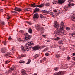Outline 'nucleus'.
Instances as JSON below:
<instances>
[{
  "label": "nucleus",
  "mask_w": 75,
  "mask_h": 75,
  "mask_svg": "<svg viewBox=\"0 0 75 75\" xmlns=\"http://www.w3.org/2000/svg\"><path fill=\"white\" fill-rule=\"evenodd\" d=\"M27 24H29V25H31V22H30L28 21H27Z\"/></svg>",
  "instance_id": "58836bf2"
},
{
  "label": "nucleus",
  "mask_w": 75,
  "mask_h": 75,
  "mask_svg": "<svg viewBox=\"0 0 75 75\" xmlns=\"http://www.w3.org/2000/svg\"><path fill=\"white\" fill-rule=\"evenodd\" d=\"M15 68V67H14V66H13L10 69V71L11 72V71H13V70H14V68Z\"/></svg>",
  "instance_id": "a211bd4d"
},
{
  "label": "nucleus",
  "mask_w": 75,
  "mask_h": 75,
  "mask_svg": "<svg viewBox=\"0 0 75 75\" xmlns=\"http://www.w3.org/2000/svg\"><path fill=\"white\" fill-rule=\"evenodd\" d=\"M66 30H67V31H69V30H70V28L69 27H67L66 28Z\"/></svg>",
  "instance_id": "c85d7f7f"
},
{
  "label": "nucleus",
  "mask_w": 75,
  "mask_h": 75,
  "mask_svg": "<svg viewBox=\"0 0 75 75\" xmlns=\"http://www.w3.org/2000/svg\"><path fill=\"white\" fill-rule=\"evenodd\" d=\"M59 39H60V38L57 37L56 38L54 39V40H56V41H58V40H59Z\"/></svg>",
  "instance_id": "412c9836"
},
{
  "label": "nucleus",
  "mask_w": 75,
  "mask_h": 75,
  "mask_svg": "<svg viewBox=\"0 0 75 75\" xmlns=\"http://www.w3.org/2000/svg\"><path fill=\"white\" fill-rule=\"evenodd\" d=\"M30 8H28L25 9V11H30Z\"/></svg>",
  "instance_id": "cd10ccee"
},
{
  "label": "nucleus",
  "mask_w": 75,
  "mask_h": 75,
  "mask_svg": "<svg viewBox=\"0 0 75 75\" xmlns=\"http://www.w3.org/2000/svg\"><path fill=\"white\" fill-rule=\"evenodd\" d=\"M45 55L46 56H48V55H49L50 54H49V53H46L45 54Z\"/></svg>",
  "instance_id": "37998d69"
},
{
  "label": "nucleus",
  "mask_w": 75,
  "mask_h": 75,
  "mask_svg": "<svg viewBox=\"0 0 75 75\" xmlns=\"http://www.w3.org/2000/svg\"><path fill=\"white\" fill-rule=\"evenodd\" d=\"M40 18H44V16L42 15V14H40Z\"/></svg>",
  "instance_id": "5701e85b"
},
{
  "label": "nucleus",
  "mask_w": 75,
  "mask_h": 75,
  "mask_svg": "<svg viewBox=\"0 0 75 75\" xmlns=\"http://www.w3.org/2000/svg\"><path fill=\"white\" fill-rule=\"evenodd\" d=\"M58 69H59V68H58V67H55L54 69V70H55V71H58Z\"/></svg>",
  "instance_id": "c756f323"
},
{
  "label": "nucleus",
  "mask_w": 75,
  "mask_h": 75,
  "mask_svg": "<svg viewBox=\"0 0 75 75\" xmlns=\"http://www.w3.org/2000/svg\"><path fill=\"white\" fill-rule=\"evenodd\" d=\"M21 74L22 75H25V70H22L21 71Z\"/></svg>",
  "instance_id": "f3484780"
},
{
  "label": "nucleus",
  "mask_w": 75,
  "mask_h": 75,
  "mask_svg": "<svg viewBox=\"0 0 75 75\" xmlns=\"http://www.w3.org/2000/svg\"><path fill=\"white\" fill-rule=\"evenodd\" d=\"M67 9H68V8H70V7H67Z\"/></svg>",
  "instance_id": "0e129e2a"
},
{
  "label": "nucleus",
  "mask_w": 75,
  "mask_h": 75,
  "mask_svg": "<svg viewBox=\"0 0 75 75\" xmlns=\"http://www.w3.org/2000/svg\"><path fill=\"white\" fill-rule=\"evenodd\" d=\"M58 43L59 44H62V41H60L58 42Z\"/></svg>",
  "instance_id": "f704fd0d"
},
{
  "label": "nucleus",
  "mask_w": 75,
  "mask_h": 75,
  "mask_svg": "<svg viewBox=\"0 0 75 75\" xmlns=\"http://www.w3.org/2000/svg\"><path fill=\"white\" fill-rule=\"evenodd\" d=\"M28 40H29L28 39H27L25 38L23 41L24 43H26L25 46L24 48L27 51H30L31 50V48H32L33 50L34 51H37V50H39L40 48V47L39 46H36L34 47H32V45H34V42L33 41L28 42Z\"/></svg>",
  "instance_id": "f257e3e1"
},
{
  "label": "nucleus",
  "mask_w": 75,
  "mask_h": 75,
  "mask_svg": "<svg viewBox=\"0 0 75 75\" xmlns=\"http://www.w3.org/2000/svg\"><path fill=\"white\" fill-rule=\"evenodd\" d=\"M63 72L59 71V72H56L54 74V75H63Z\"/></svg>",
  "instance_id": "9d476101"
},
{
  "label": "nucleus",
  "mask_w": 75,
  "mask_h": 75,
  "mask_svg": "<svg viewBox=\"0 0 75 75\" xmlns=\"http://www.w3.org/2000/svg\"><path fill=\"white\" fill-rule=\"evenodd\" d=\"M0 11H1L2 12H3V9H0Z\"/></svg>",
  "instance_id": "09e8293b"
},
{
  "label": "nucleus",
  "mask_w": 75,
  "mask_h": 75,
  "mask_svg": "<svg viewBox=\"0 0 75 75\" xmlns=\"http://www.w3.org/2000/svg\"><path fill=\"white\" fill-rule=\"evenodd\" d=\"M65 1V0H58V2L59 4H62L64 3Z\"/></svg>",
  "instance_id": "2eb2a0df"
},
{
  "label": "nucleus",
  "mask_w": 75,
  "mask_h": 75,
  "mask_svg": "<svg viewBox=\"0 0 75 75\" xmlns=\"http://www.w3.org/2000/svg\"><path fill=\"white\" fill-rule=\"evenodd\" d=\"M8 23L9 25H10V24H11V23L10 22H8Z\"/></svg>",
  "instance_id": "680f3d73"
},
{
  "label": "nucleus",
  "mask_w": 75,
  "mask_h": 75,
  "mask_svg": "<svg viewBox=\"0 0 75 75\" xmlns=\"http://www.w3.org/2000/svg\"><path fill=\"white\" fill-rule=\"evenodd\" d=\"M64 28H62L60 27V29L56 31V34H58V35H66V33L64 32Z\"/></svg>",
  "instance_id": "7ed1b4c3"
},
{
  "label": "nucleus",
  "mask_w": 75,
  "mask_h": 75,
  "mask_svg": "<svg viewBox=\"0 0 75 75\" xmlns=\"http://www.w3.org/2000/svg\"><path fill=\"white\" fill-rule=\"evenodd\" d=\"M50 14H51V15H53V13L52 12Z\"/></svg>",
  "instance_id": "13d9d810"
},
{
  "label": "nucleus",
  "mask_w": 75,
  "mask_h": 75,
  "mask_svg": "<svg viewBox=\"0 0 75 75\" xmlns=\"http://www.w3.org/2000/svg\"><path fill=\"white\" fill-rule=\"evenodd\" d=\"M19 62L20 64H21L22 63H24V62H25L23 60H21L19 61Z\"/></svg>",
  "instance_id": "4be33fe9"
},
{
  "label": "nucleus",
  "mask_w": 75,
  "mask_h": 75,
  "mask_svg": "<svg viewBox=\"0 0 75 75\" xmlns=\"http://www.w3.org/2000/svg\"><path fill=\"white\" fill-rule=\"evenodd\" d=\"M39 55L38 54H36L35 56L34 57L35 58H37V57H38Z\"/></svg>",
  "instance_id": "473e14b6"
},
{
  "label": "nucleus",
  "mask_w": 75,
  "mask_h": 75,
  "mask_svg": "<svg viewBox=\"0 0 75 75\" xmlns=\"http://www.w3.org/2000/svg\"><path fill=\"white\" fill-rule=\"evenodd\" d=\"M10 62V61H9L8 60H7L6 61H5V64H8L9 62Z\"/></svg>",
  "instance_id": "b1692460"
},
{
  "label": "nucleus",
  "mask_w": 75,
  "mask_h": 75,
  "mask_svg": "<svg viewBox=\"0 0 75 75\" xmlns=\"http://www.w3.org/2000/svg\"><path fill=\"white\" fill-rule=\"evenodd\" d=\"M14 12L15 13H17V11H14Z\"/></svg>",
  "instance_id": "052dcab7"
},
{
  "label": "nucleus",
  "mask_w": 75,
  "mask_h": 75,
  "mask_svg": "<svg viewBox=\"0 0 75 75\" xmlns=\"http://www.w3.org/2000/svg\"><path fill=\"white\" fill-rule=\"evenodd\" d=\"M42 12L43 13H48L49 14H51L52 13L53 11L52 10H51L50 11H42Z\"/></svg>",
  "instance_id": "6e6552de"
},
{
  "label": "nucleus",
  "mask_w": 75,
  "mask_h": 75,
  "mask_svg": "<svg viewBox=\"0 0 75 75\" xmlns=\"http://www.w3.org/2000/svg\"><path fill=\"white\" fill-rule=\"evenodd\" d=\"M43 60H44V61H46V58L44 57L43 58Z\"/></svg>",
  "instance_id": "49530a36"
},
{
  "label": "nucleus",
  "mask_w": 75,
  "mask_h": 75,
  "mask_svg": "<svg viewBox=\"0 0 75 75\" xmlns=\"http://www.w3.org/2000/svg\"><path fill=\"white\" fill-rule=\"evenodd\" d=\"M47 42H50V41L48 40H47Z\"/></svg>",
  "instance_id": "338daca9"
},
{
  "label": "nucleus",
  "mask_w": 75,
  "mask_h": 75,
  "mask_svg": "<svg viewBox=\"0 0 75 75\" xmlns=\"http://www.w3.org/2000/svg\"><path fill=\"white\" fill-rule=\"evenodd\" d=\"M23 34L25 36V37H26V40L28 39V40H30V39L31 37L29 35H28V33H24Z\"/></svg>",
  "instance_id": "0eeeda50"
},
{
  "label": "nucleus",
  "mask_w": 75,
  "mask_h": 75,
  "mask_svg": "<svg viewBox=\"0 0 75 75\" xmlns=\"http://www.w3.org/2000/svg\"><path fill=\"white\" fill-rule=\"evenodd\" d=\"M18 41H19V42H20V41H22V40L20 38H18Z\"/></svg>",
  "instance_id": "7c9ffc66"
},
{
  "label": "nucleus",
  "mask_w": 75,
  "mask_h": 75,
  "mask_svg": "<svg viewBox=\"0 0 75 75\" xmlns=\"http://www.w3.org/2000/svg\"><path fill=\"white\" fill-rule=\"evenodd\" d=\"M22 51H25V49H24V47L22 48Z\"/></svg>",
  "instance_id": "ea45409f"
},
{
  "label": "nucleus",
  "mask_w": 75,
  "mask_h": 75,
  "mask_svg": "<svg viewBox=\"0 0 75 75\" xmlns=\"http://www.w3.org/2000/svg\"><path fill=\"white\" fill-rule=\"evenodd\" d=\"M42 35V37H46V35Z\"/></svg>",
  "instance_id": "864d4df0"
},
{
  "label": "nucleus",
  "mask_w": 75,
  "mask_h": 75,
  "mask_svg": "<svg viewBox=\"0 0 75 75\" xmlns=\"http://www.w3.org/2000/svg\"><path fill=\"white\" fill-rule=\"evenodd\" d=\"M53 11H54V12H57V11H56V10H54Z\"/></svg>",
  "instance_id": "4d7b16f0"
},
{
  "label": "nucleus",
  "mask_w": 75,
  "mask_h": 75,
  "mask_svg": "<svg viewBox=\"0 0 75 75\" xmlns=\"http://www.w3.org/2000/svg\"><path fill=\"white\" fill-rule=\"evenodd\" d=\"M45 5L46 6H50V4L49 3H46Z\"/></svg>",
  "instance_id": "72a5a7b5"
},
{
  "label": "nucleus",
  "mask_w": 75,
  "mask_h": 75,
  "mask_svg": "<svg viewBox=\"0 0 75 75\" xmlns=\"http://www.w3.org/2000/svg\"><path fill=\"white\" fill-rule=\"evenodd\" d=\"M28 32L29 33H30V34L32 33V29H31V28H30L28 30Z\"/></svg>",
  "instance_id": "6ab92c4d"
},
{
  "label": "nucleus",
  "mask_w": 75,
  "mask_h": 75,
  "mask_svg": "<svg viewBox=\"0 0 75 75\" xmlns=\"http://www.w3.org/2000/svg\"><path fill=\"white\" fill-rule=\"evenodd\" d=\"M47 50H48V49H47V48L43 50V52H44V51H47Z\"/></svg>",
  "instance_id": "4c0bfd02"
},
{
  "label": "nucleus",
  "mask_w": 75,
  "mask_h": 75,
  "mask_svg": "<svg viewBox=\"0 0 75 75\" xmlns=\"http://www.w3.org/2000/svg\"><path fill=\"white\" fill-rule=\"evenodd\" d=\"M3 43L4 45H6V44H7V42H6V41L3 42Z\"/></svg>",
  "instance_id": "2f4dec72"
},
{
  "label": "nucleus",
  "mask_w": 75,
  "mask_h": 75,
  "mask_svg": "<svg viewBox=\"0 0 75 75\" xmlns=\"http://www.w3.org/2000/svg\"><path fill=\"white\" fill-rule=\"evenodd\" d=\"M67 60H68V61H69V59H70V57L69 56H68L67 57Z\"/></svg>",
  "instance_id": "79ce46f5"
},
{
  "label": "nucleus",
  "mask_w": 75,
  "mask_h": 75,
  "mask_svg": "<svg viewBox=\"0 0 75 75\" xmlns=\"http://www.w3.org/2000/svg\"><path fill=\"white\" fill-rule=\"evenodd\" d=\"M21 56H20L19 57H17V59H20L21 57H25L26 56V55L25 54H21Z\"/></svg>",
  "instance_id": "4468645a"
},
{
  "label": "nucleus",
  "mask_w": 75,
  "mask_h": 75,
  "mask_svg": "<svg viewBox=\"0 0 75 75\" xmlns=\"http://www.w3.org/2000/svg\"><path fill=\"white\" fill-rule=\"evenodd\" d=\"M75 4H71V6H74V5H75Z\"/></svg>",
  "instance_id": "6e6d98bb"
},
{
  "label": "nucleus",
  "mask_w": 75,
  "mask_h": 75,
  "mask_svg": "<svg viewBox=\"0 0 75 75\" xmlns=\"http://www.w3.org/2000/svg\"><path fill=\"white\" fill-rule=\"evenodd\" d=\"M67 10V8H64V9L62 10L63 11H66Z\"/></svg>",
  "instance_id": "e433bc0d"
},
{
  "label": "nucleus",
  "mask_w": 75,
  "mask_h": 75,
  "mask_svg": "<svg viewBox=\"0 0 75 75\" xmlns=\"http://www.w3.org/2000/svg\"><path fill=\"white\" fill-rule=\"evenodd\" d=\"M0 75H3V73H0Z\"/></svg>",
  "instance_id": "e2e57ef3"
},
{
  "label": "nucleus",
  "mask_w": 75,
  "mask_h": 75,
  "mask_svg": "<svg viewBox=\"0 0 75 75\" xmlns=\"http://www.w3.org/2000/svg\"><path fill=\"white\" fill-rule=\"evenodd\" d=\"M12 12L13 13H15V12H14V11H12Z\"/></svg>",
  "instance_id": "bf43d9fd"
},
{
  "label": "nucleus",
  "mask_w": 75,
  "mask_h": 75,
  "mask_svg": "<svg viewBox=\"0 0 75 75\" xmlns=\"http://www.w3.org/2000/svg\"><path fill=\"white\" fill-rule=\"evenodd\" d=\"M39 9H35L34 10V12L33 13V14H32V15H33L34 13H35L36 12H38V11H39Z\"/></svg>",
  "instance_id": "dca6fc26"
},
{
  "label": "nucleus",
  "mask_w": 75,
  "mask_h": 75,
  "mask_svg": "<svg viewBox=\"0 0 75 75\" xmlns=\"http://www.w3.org/2000/svg\"><path fill=\"white\" fill-rule=\"evenodd\" d=\"M10 16H8V18H7V19L9 20V19H10Z\"/></svg>",
  "instance_id": "de8ad7c7"
},
{
  "label": "nucleus",
  "mask_w": 75,
  "mask_h": 75,
  "mask_svg": "<svg viewBox=\"0 0 75 75\" xmlns=\"http://www.w3.org/2000/svg\"><path fill=\"white\" fill-rule=\"evenodd\" d=\"M69 3H71V2H73V0H69L68 1Z\"/></svg>",
  "instance_id": "c9c22d12"
},
{
  "label": "nucleus",
  "mask_w": 75,
  "mask_h": 75,
  "mask_svg": "<svg viewBox=\"0 0 75 75\" xmlns=\"http://www.w3.org/2000/svg\"><path fill=\"white\" fill-rule=\"evenodd\" d=\"M31 62V60L30 59H29L28 61V64H30Z\"/></svg>",
  "instance_id": "a19ab883"
},
{
  "label": "nucleus",
  "mask_w": 75,
  "mask_h": 75,
  "mask_svg": "<svg viewBox=\"0 0 75 75\" xmlns=\"http://www.w3.org/2000/svg\"><path fill=\"white\" fill-rule=\"evenodd\" d=\"M72 16H73V17L72 18V21H75V11L73 12V13H72Z\"/></svg>",
  "instance_id": "9b49d317"
},
{
  "label": "nucleus",
  "mask_w": 75,
  "mask_h": 75,
  "mask_svg": "<svg viewBox=\"0 0 75 75\" xmlns=\"http://www.w3.org/2000/svg\"><path fill=\"white\" fill-rule=\"evenodd\" d=\"M36 27L39 31L40 30L41 31H44V28L41 26V25L39 24H37V25H36Z\"/></svg>",
  "instance_id": "39448f33"
},
{
  "label": "nucleus",
  "mask_w": 75,
  "mask_h": 75,
  "mask_svg": "<svg viewBox=\"0 0 75 75\" xmlns=\"http://www.w3.org/2000/svg\"><path fill=\"white\" fill-rule=\"evenodd\" d=\"M14 10H15L16 11H18L19 12L21 11L22 10V9L20 8L17 7H15L14 9Z\"/></svg>",
  "instance_id": "ddd939ff"
},
{
  "label": "nucleus",
  "mask_w": 75,
  "mask_h": 75,
  "mask_svg": "<svg viewBox=\"0 0 75 75\" xmlns=\"http://www.w3.org/2000/svg\"><path fill=\"white\" fill-rule=\"evenodd\" d=\"M1 24H2V25L3 26V25H5V23H4V22H2L1 23Z\"/></svg>",
  "instance_id": "a878e982"
},
{
  "label": "nucleus",
  "mask_w": 75,
  "mask_h": 75,
  "mask_svg": "<svg viewBox=\"0 0 75 75\" xmlns=\"http://www.w3.org/2000/svg\"><path fill=\"white\" fill-rule=\"evenodd\" d=\"M54 25L55 28H57V30L59 28V24H58V23L57 21H54Z\"/></svg>",
  "instance_id": "423d86ee"
},
{
  "label": "nucleus",
  "mask_w": 75,
  "mask_h": 75,
  "mask_svg": "<svg viewBox=\"0 0 75 75\" xmlns=\"http://www.w3.org/2000/svg\"><path fill=\"white\" fill-rule=\"evenodd\" d=\"M40 63H42V62H43V60H40Z\"/></svg>",
  "instance_id": "3c124183"
},
{
  "label": "nucleus",
  "mask_w": 75,
  "mask_h": 75,
  "mask_svg": "<svg viewBox=\"0 0 75 75\" xmlns=\"http://www.w3.org/2000/svg\"><path fill=\"white\" fill-rule=\"evenodd\" d=\"M45 47V45L43 46H42L41 47H40L41 49H42V48H44Z\"/></svg>",
  "instance_id": "c03bdc74"
},
{
  "label": "nucleus",
  "mask_w": 75,
  "mask_h": 75,
  "mask_svg": "<svg viewBox=\"0 0 75 75\" xmlns=\"http://www.w3.org/2000/svg\"><path fill=\"white\" fill-rule=\"evenodd\" d=\"M54 45V46H55V45Z\"/></svg>",
  "instance_id": "69168bd1"
},
{
  "label": "nucleus",
  "mask_w": 75,
  "mask_h": 75,
  "mask_svg": "<svg viewBox=\"0 0 75 75\" xmlns=\"http://www.w3.org/2000/svg\"><path fill=\"white\" fill-rule=\"evenodd\" d=\"M44 6V3L40 5H36V4L34 3L30 5V7H42Z\"/></svg>",
  "instance_id": "20e7f679"
},
{
  "label": "nucleus",
  "mask_w": 75,
  "mask_h": 75,
  "mask_svg": "<svg viewBox=\"0 0 75 75\" xmlns=\"http://www.w3.org/2000/svg\"><path fill=\"white\" fill-rule=\"evenodd\" d=\"M72 59H73V60H75V57L72 58Z\"/></svg>",
  "instance_id": "8fccbe9b"
},
{
  "label": "nucleus",
  "mask_w": 75,
  "mask_h": 75,
  "mask_svg": "<svg viewBox=\"0 0 75 75\" xmlns=\"http://www.w3.org/2000/svg\"><path fill=\"white\" fill-rule=\"evenodd\" d=\"M57 3V1L56 0H53V3L54 4H56Z\"/></svg>",
  "instance_id": "aec40b11"
},
{
  "label": "nucleus",
  "mask_w": 75,
  "mask_h": 75,
  "mask_svg": "<svg viewBox=\"0 0 75 75\" xmlns=\"http://www.w3.org/2000/svg\"><path fill=\"white\" fill-rule=\"evenodd\" d=\"M12 39V38H11V37H9V40H11Z\"/></svg>",
  "instance_id": "5fc2aeb1"
},
{
  "label": "nucleus",
  "mask_w": 75,
  "mask_h": 75,
  "mask_svg": "<svg viewBox=\"0 0 75 75\" xmlns=\"http://www.w3.org/2000/svg\"><path fill=\"white\" fill-rule=\"evenodd\" d=\"M71 35L73 37H75V32H74L71 34Z\"/></svg>",
  "instance_id": "393cba45"
},
{
  "label": "nucleus",
  "mask_w": 75,
  "mask_h": 75,
  "mask_svg": "<svg viewBox=\"0 0 75 75\" xmlns=\"http://www.w3.org/2000/svg\"><path fill=\"white\" fill-rule=\"evenodd\" d=\"M73 56H75V53H74L72 54Z\"/></svg>",
  "instance_id": "603ef678"
},
{
  "label": "nucleus",
  "mask_w": 75,
  "mask_h": 75,
  "mask_svg": "<svg viewBox=\"0 0 75 75\" xmlns=\"http://www.w3.org/2000/svg\"><path fill=\"white\" fill-rule=\"evenodd\" d=\"M35 9H39L38 8L36 7V8H35Z\"/></svg>",
  "instance_id": "774afa93"
},
{
  "label": "nucleus",
  "mask_w": 75,
  "mask_h": 75,
  "mask_svg": "<svg viewBox=\"0 0 75 75\" xmlns=\"http://www.w3.org/2000/svg\"><path fill=\"white\" fill-rule=\"evenodd\" d=\"M60 27L61 28H64L65 26L64 25V21H62L61 22V24L60 25Z\"/></svg>",
  "instance_id": "1a4fd4ad"
},
{
  "label": "nucleus",
  "mask_w": 75,
  "mask_h": 75,
  "mask_svg": "<svg viewBox=\"0 0 75 75\" xmlns=\"http://www.w3.org/2000/svg\"><path fill=\"white\" fill-rule=\"evenodd\" d=\"M20 33H23L24 32L23 31V30H20L19 31Z\"/></svg>",
  "instance_id": "a18cd8bd"
},
{
  "label": "nucleus",
  "mask_w": 75,
  "mask_h": 75,
  "mask_svg": "<svg viewBox=\"0 0 75 75\" xmlns=\"http://www.w3.org/2000/svg\"><path fill=\"white\" fill-rule=\"evenodd\" d=\"M59 57H60V55L59 54L56 55V58H59Z\"/></svg>",
  "instance_id": "bb28decb"
},
{
  "label": "nucleus",
  "mask_w": 75,
  "mask_h": 75,
  "mask_svg": "<svg viewBox=\"0 0 75 75\" xmlns=\"http://www.w3.org/2000/svg\"><path fill=\"white\" fill-rule=\"evenodd\" d=\"M7 48L6 47L3 48L1 50V52L3 54H5L4 55V57H6V58H8V57L11 55V53L6 52L7 51Z\"/></svg>",
  "instance_id": "f03ea898"
},
{
  "label": "nucleus",
  "mask_w": 75,
  "mask_h": 75,
  "mask_svg": "<svg viewBox=\"0 0 75 75\" xmlns=\"http://www.w3.org/2000/svg\"><path fill=\"white\" fill-rule=\"evenodd\" d=\"M39 17V16L38 13H36L34 15L33 19H35V18H38Z\"/></svg>",
  "instance_id": "f8f14e48"
}]
</instances>
